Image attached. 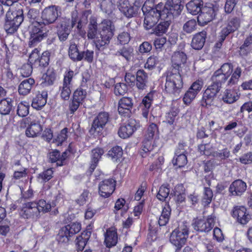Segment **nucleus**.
Returning <instances> with one entry per match:
<instances>
[{
    "label": "nucleus",
    "instance_id": "f257e3e1",
    "mask_svg": "<svg viewBox=\"0 0 252 252\" xmlns=\"http://www.w3.org/2000/svg\"><path fill=\"white\" fill-rule=\"evenodd\" d=\"M61 14V9L59 6L51 5L45 7L41 13L42 21L35 22L32 26L30 31L29 46H34L47 36L48 31L46 30V25L54 23L57 25L61 19L66 18L62 17Z\"/></svg>",
    "mask_w": 252,
    "mask_h": 252
},
{
    "label": "nucleus",
    "instance_id": "f03ea898",
    "mask_svg": "<svg viewBox=\"0 0 252 252\" xmlns=\"http://www.w3.org/2000/svg\"><path fill=\"white\" fill-rule=\"evenodd\" d=\"M149 0L147 1L142 7V10L145 15L144 21V27L147 30L152 29L158 22L159 17L163 18L162 13L163 4L158 3L155 7H149L147 8V3Z\"/></svg>",
    "mask_w": 252,
    "mask_h": 252
},
{
    "label": "nucleus",
    "instance_id": "7ed1b4c3",
    "mask_svg": "<svg viewBox=\"0 0 252 252\" xmlns=\"http://www.w3.org/2000/svg\"><path fill=\"white\" fill-rule=\"evenodd\" d=\"M99 35L100 38L96 40L97 47H103V50L107 48L113 37L115 26L110 20L104 19L99 24Z\"/></svg>",
    "mask_w": 252,
    "mask_h": 252
},
{
    "label": "nucleus",
    "instance_id": "20e7f679",
    "mask_svg": "<svg viewBox=\"0 0 252 252\" xmlns=\"http://www.w3.org/2000/svg\"><path fill=\"white\" fill-rule=\"evenodd\" d=\"M183 86V82L180 72L168 71L167 73L165 83V91L170 94L178 96Z\"/></svg>",
    "mask_w": 252,
    "mask_h": 252
},
{
    "label": "nucleus",
    "instance_id": "39448f33",
    "mask_svg": "<svg viewBox=\"0 0 252 252\" xmlns=\"http://www.w3.org/2000/svg\"><path fill=\"white\" fill-rule=\"evenodd\" d=\"M189 234V225L187 223L182 222L171 233L170 242L177 249L180 250L185 244Z\"/></svg>",
    "mask_w": 252,
    "mask_h": 252
},
{
    "label": "nucleus",
    "instance_id": "423d86ee",
    "mask_svg": "<svg viewBox=\"0 0 252 252\" xmlns=\"http://www.w3.org/2000/svg\"><path fill=\"white\" fill-rule=\"evenodd\" d=\"M184 8L183 0H167L162 13L164 18L173 19L179 15Z\"/></svg>",
    "mask_w": 252,
    "mask_h": 252
},
{
    "label": "nucleus",
    "instance_id": "0eeeda50",
    "mask_svg": "<svg viewBox=\"0 0 252 252\" xmlns=\"http://www.w3.org/2000/svg\"><path fill=\"white\" fill-rule=\"evenodd\" d=\"M217 71L228 78L231 75L230 78L227 82V85L231 86L238 83L241 77L242 69L241 67L237 66L233 72V66L232 64L230 63H225L223 64L220 68L218 69Z\"/></svg>",
    "mask_w": 252,
    "mask_h": 252
},
{
    "label": "nucleus",
    "instance_id": "6e6552de",
    "mask_svg": "<svg viewBox=\"0 0 252 252\" xmlns=\"http://www.w3.org/2000/svg\"><path fill=\"white\" fill-rule=\"evenodd\" d=\"M81 228V224L79 222H73L67 224L60 230L57 240L60 243H67L70 238L79 232Z\"/></svg>",
    "mask_w": 252,
    "mask_h": 252
},
{
    "label": "nucleus",
    "instance_id": "1a4fd4ad",
    "mask_svg": "<svg viewBox=\"0 0 252 252\" xmlns=\"http://www.w3.org/2000/svg\"><path fill=\"white\" fill-rule=\"evenodd\" d=\"M45 120H23L21 123V126L23 127L29 125L26 130L25 133L29 137H34L40 134L43 130L41 123H44Z\"/></svg>",
    "mask_w": 252,
    "mask_h": 252
},
{
    "label": "nucleus",
    "instance_id": "9d476101",
    "mask_svg": "<svg viewBox=\"0 0 252 252\" xmlns=\"http://www.w3.org/2000/svg\"><path fill=\"white\" fill-rule=\"evenodd\" d=\"M218 10V7L212 4L204 6L197 17L198 23L204 25L212 21L216 16Z\"/></svg>",
    "mask_w": 252,
    "mask_h": 252
},
{
    "label": "nucleus",
    "instance_id": "9b49d317",
    "mask_svg": "<svg viewBox=\"0 0 252 252\" xmlns=\"http://www.w3.org/2000/svg\"><path fill=\"white\" fill-rule=\"evenodd\" d=\"M99 31L96 19L94 17H91L88 26L87 36L88 39L93 40L96 50L102 51L103 47H101L99 48V47H97L96 44V40H97V38H100V35H99Z\"/></svg>",
    "mask_w": 252,
    "mask_h": 252
},
{
    "label": "nucleus",
    "instance_id": "f8f14e48",
    "mask_svg": "<svg viewBox=\"0 0 252 252\" xmlns=\"http://www.w3.org/2000/svg\"><path fill=\"white\" fill-rule=\"evenodd\" d=\"M109 115L107 112H101L94 118L92 127L91 132H95L97 134L102 133L105 126L109 120Z\"/></svg>",
    "mask_w": 252,
    "mask_h": 252
},
{
    "label": "nucleus",
    "instance_id": "ddd939ff",
    "mask_svg": "<svg viewBox=\"0 0 252 252\" xmlns=\"http://www.w3.org/2000/svg\"><path fill=\"white\" fill-rule=\"evenodd\" d=\"M215 217L209 216L206 220L196 219L192 223L193 228L198 231L207 233L211 231L214 226Z\"/></svg>",
    "mask_w": 252,
    "mask_h": 252
},
{
    "label": "nucleus",
    "instance_id": "4468645a",
    "mask_svg": "<svg viewBox=\"0 0 252 252\" xmlns=\"http://www.w3.org/2000/svg\"><path fill=\"white\" fill-rule=\"evenodd\" d=\"M74 72L69 70L65 73L63 85L60 88V96L65 100H68L71 94V82L74 76Z\"/></svg>",
    "mask_w": 252,
    "mask_h": 252
},
{
    "label": "nucleus",
    "instance_id": "2eb2a0df",
    "mask_svg": "<svg viewBox=\"0 0 252 252\" xmlns=\"http://www.w3.org/2000/svg\"><path fill=\"white\" fill-rule=\"evenodd\" d=\"M139 126V122L135 119H130L120 127L118 131L119 135L124 139L128 138Z\"/></svg>",
    "mask_w": 252,
    "mask_h": 252
},
{
    "label": "nucleus",
    "instance_id": "dca6fc26",
    "mask_svg": "<svg viewBox=\"0 0 252 252\" xmlns=\"http://www.w3.org/2000/svg\"><path fill=\"white\" fill-rule=\"evenodd\" d=\"M116 181L113 179H105L98 185V193L103 198L109 197L115 189Z\"/></svg>",
    "mask_w": 252,
    "mask_h": 252
},
{
    "label": "nucleus",
    "instance_id": "f3484780",
    "mask_svg": "<svg viewBox=\"0 0 252 252\" xmlns=\"http://www.w3.org/2000/svg\"><path fill=\"white\" fill-rule=\"evenodd\" d=\"M221 87L212 82L205 91L202 100V105H210L219 92Z\"/></svg>",
    "mask_w": 252,
    "mask_h": 252
},
{
    "label": "nucleus",
    "instance_id": "a211bd4d",
    "mask_svg": "<svg viewBox=\"0 0 252 252\" xmlns=\"http://www.w3.org/2000/svg\"><path fill=\"white\" fill-rule=\"evenodd\" d=\"M240 26V20L236 17H230L228 19L227 26L223 28L220 33V39L223 41L230 33L237 30Z\"/></svg>",
    "mask_w": 252,
    "mask_h": 252
},
{
    "label": "nucleus",
    "instance_id": "6ab92c4d",
    "mask_svg": "<svg viewBox=\"0 0 252 252\" xmlns=\"http://www.w3.org/2000/svg\"><path fill=\"white\" fill-rule=\"evenodd\" d=\"M70 23L69 19H61L56 25L57 34L61 41H65L70 33Z\"/></svg>",
    "mask_w": 252,
    "mask_h": 252
},
{
    "label": "nucleus",
    "instance_id": "aec40b11",
    "mask_svg": "<svg viewBox=\"0 0 252 252\" xmlns=\"http://www.w3.org/2000/svg\"><path fill=\"white\" fill-rule=\"evenodd\" d=\"M21 216L25 219L37 218L40 214L37 208L36 201L24 204L20 212Z\"/></svg>",
    "mask_w": 252,
    "mask_h": 252
},
{
    "label": "nucleus",
    "instance_id": "412c9836",
    "mask_svg": "<svg viewBox=\"0 0 252 252\" xmlns=\"http://www.w3.org/2000/svg\"><path fill=\"white\" fill-rule=\"evenodd\" d=\"M117 6L119 10L127 18L133 17L137 12L138 8L130 4L129 0H118Z\"/></svg>",
    "mask_w": 252,
    "mask_h": 252
},
{
    "label": "nucleus",
    "instance_id": "4be33fe9",
    "mask_svg": "<svg viewBox=\"0 0 252 252\" xmlns=\"http://www.w3.org/2000/svg\"><path fill=\"white\" fill-rule=\"evenodd\" d=\"M133 106V101L131 97H123L119 101L118 112L123 116L129 117Z\"/></svg>",
    "mask_w": 252,
    "mask_h": 252
},
{
    "label": "nucleus",
    "instance_id": "5701e85b",
    "mask_svg": "<svg viewBox=\"0 0 252 252\" xmlns=\"http://www.w3.org/2000/svg\"><path fill=\"white\" fill-rule=\"evenodd\" d=\"M187 61V56L183 52H175L171 57L172 69L174 72L181 71Z\"/></svg>",
    "mask_w": 252,
    "mask_h": 252
},
{
    "label": "nucleus",
    "instance_id": "b1692460",
    "mask_svg": "<svg viewBox=\"0 0 252 252\" xmlns=\"http://www.w3.org/2000/svg\"><path fill=\"white\" fill-rule=\"evenodd\" d=\"M232 215L242 224H246L251 219L250 215L247 213L246 208L244 206L234 207Z\"/></svg>",
    "mask_w": 252,
    "mask_h": 252
},
{
    "label": "nucleus",
    "instance_id": "393cba45",
    "mask_svg": "<svg viewBox=\"0 0 252 252\" xmlns=\"http://www.w3.org/2000/svg\"><path fill=\"white\" fill-rule=\"evenodd\" d=\"M23 10L22 8H10L6 14L5 19L22 24L24 20Z\"/></svg>",
    "mask_w": 252,
    "mask_h": 252
},
{
    "label": "nucleus",
    "instance_id": "a878e982",
    "mask_svg": "<svg viewBox=\"0 0 252 252\" xmlns=\"http://www.w3.org/2000/svg\"><path fill=\"white\" fill-rule=\"evenodd\" d=\"M135 85L139 90H144L147 87L148 74L143 69H138L136 73Z\"/></svg>",
    "mask_w": 252,
    "mask_h": 252
},
{
    "label": "nucleus",
    "instance_id": "bb28decb",
    "mask_svg": "<svg viewBox=\"0 0 252 252\" xmlns=\"http://www.w3.org/2000/svg\"><path fill=\"white\" fill-rule=\"evenodd\" d=\"M118 242L117 230L114 227L107 229L105 233L104 243L107 247L111 248L115 246Z\"/></svg>",
    "mask_w": 252,
    "mask_h": 252
},
{
    "label": "nucleus",
    "instance_id": "cd10ccee",
    "mask_svg": "<svg viewBox=\"0 0 252 252\" xmlns=\"http://www.w3.org/2000/svg\"><path fill=\"white\" fill-rule=\"evenodd\" d=\"M247 189V185L242 180H236L232 182L229 187V191L232 195H241Z\"/></svg>",
    "mask_w": 252,
    "mask_h": 252
},
{
    "label": "nucleus",
    "instance_id": "c85d7f7f",
    "mask_svg": "<svg viewBox=\"0 0 252 252\" xmlns=\"http://www.w3.org/2000/svg\"><path fill=\"white\" fill-rule=\"evenodd\" d=\"M206 35V32L204 31L195 34L192 39L191 47L195 50L202 49L205 42Z\"/></svg>",
    "mask_w": 252,
    "mask_h": 252
},
{
    "label": "nucleus",
    "instance_id": "c756f323",
    "mask_svg": "<svg viewBox=\"0 0 252 252\" xmlns=\"http://www.w3.org/2000/svg\"><path fill=\"white\" fill-rule=\"evenodd\" d=\"M91 234V232L90 231H83L76 237L75 243L78 251H82L84 250L90 238Z\"/></svg>",
    "mask_w": 252,
    "mask_h": 252
},
{
    "label": "nucleus",
    "instance_id": "7c9ffc66",
    "mask_svg": "<svg viewBox=\"0 0 252 252\" xmlns=\"http://www.w3.org/2000/svg\"><path fill=\"white\" fill-rule=\"evenodd\" d=\"M47 92L42 91L41 94H38L32 99V106L36 109H40L43 107L47 102Z\"/></svg>",
    "mask_w": 252,
    "mask_h": 252
},
{
    "label": "nucleus",
    "instance_id": "2f4dec72",
    "mask_svg": "<svg viewBox=\"0 0 252 252\" xmlns=\"http://www.w3.org/2000/svg\"><path fill=\"white\" fill-rule=\"evenodd\" d=\"M203 4L202 0H191L186 4V7L189 13L195 15L201 12Z\"/></svg>",
    "mask_w": 252,
    "mask_h": 252
},
{
    "label": "nucleus",
    "instance_id": "473e14b6",
    "mask_svg": "<svg viewBox=\"0 0 252 252\" xmlns=\"http://www.w3.org/2000/svg\"><path fill=\"white\" fill-rule=\"evenodd\" d=\"M34 84V80L31 78L23 80L19 85V93L23 95L28 94L30 93Z\"/></svg>",
    "mask_w": 252,
    "mask_h": 252
},
{
    "label": "nucleus",
    "instance_id": "72a5a7b5",
    "mask_svg": "<svg viewBox=\"0 0 252 252\" xmlns=\"http://www.w3.org/2000/svg\"><path fill=\"white\" fill-rule=\"evenodd\" d=\"M14 101L10 98L3 99L0 101V114L3 115L10 113L13 108Z\"/></svg>",
    "mask_w": 252,
    "mask_h": 252
},
{
    "label": "nucleus",
    "instance_id": "f704fd0d",
    "mask_svg": "<svg viewBox=\"0 0 252 252\" xmlns=\"http://www.w3.org/2000/svg\"><path fill=\"white\" fill-rule=\"evenodd\" d=\"M153 100V94L152 93L148 94L142 100L141 107H143V108H142V115L146 118L148 117Z\"/></svg>",
    "mask_w": 252,
    "mask_h": 252
},
{
    "label": "nucleus",
    "instance_id": "c9c22d12",
    "mask_svg": "<svg viewBox=\"0 0 252 252\" xmlns=\"http://www.w3.org/2000/svg\"><path fill=\"white\" fill-rule=\"evenodd\" d=\"M103 154L104 150L102 148H97L92 151V161L90 168L91 172L95 168L98 161Z\"/></svg>",
    "mask_w": 252,
    "mask_h": 252
},
{
    "label": "nucleus",
    "instance_id": "e433bc0d",
    "mask_svg": "<svg viewBox=\"0 0 252 252\" xmlns=\"http://www.w3.org/2000/svg\"><path fill=\"white\" fill-rule=\"evenodd\" d=\"M56 73L53 68H49L46 72L43 75L42 78L44 80L41 83L43 87L50 86L53 84L56 79Z\"/></svg>",
    "mask_w": 252,
    "mask_h": 252
},
{
    "label": "nucleus",
    "instance_id": "4c0bfd02",
    "mask_svg": "<svg viewBox=\"0 0 252 252\" xmlns=\"http://www.w3.org/2000/svg\"><path fill=\"white\" fill-rule=\"evenodd\" d=\"M101 10L108 14L111 13L116 7L115 0H97Z\"/></svg>",
    "mask_w": 252,
    "mask_h": 252
},
{
    "label": "nucleus",
    "instance_id": "58836bf2",
    "mask_svg": "<svg viewBox=\"0 0 252 252\" xmlns=\"http://www.w3.org/2000/svg\"><path fill=\"white\" fill-rule=\"evenodd\" d=\"M68 56L74 62H79L81 57V52L79 51L77 45L73 41H70L68 48Z\"/></svg>",
    "mask_w": 252,
    "mask_h": 252
},
{
    "label": "nucleus",
    "instance_id": "ea45409f",
    "mask_svg": "<svg viewBox=\"0 0 252 252\" xmlns=\"http://www.w3.org/2000/svg\"><path fill=\"white\" fill-rule=\"evenodd\" d=\"M167 20L163 22H160L156 28L153 29V33L158 35H162L165 33L168 30L170 25L171 19L166 18Z\"/></svg>",
    "mask_w": 252,
    "mask_h": 252
},
{
    "label": "nucleus",
    "instance_id": "a19ab883",
    "mask_svg": "<svg viewBox=\"0 0 252 252\" xmlns=\"http://www.w3.org/2000/svg\"><path fill=\"white\" fill-rule=\"evenodd\" d=\"M123 152L122 148L117 146L109 151L107 155L113 161L119 160L122 157Z\"/></svg>",
    "mask_w": 252,
    "mask_h": 252
},
{
    "label": "nucleus",
    "instance_id": "79ce46f5",
    "mask_svg": "<svg viewBox=\"0 0 252 252\" xmlns=\"http://www.w3.org/2000/svg\"><path fill=\"white\" fill-rule=\"evenodd\" d=\"M171 212V209L168 205L165 206L158 220L160 226H164L168 222Z\"/></svg>",
    "mask_w": 252,
    "mask_h": 252
},
{
    "label": "nucleus",
    "instance_id": "37998d69",
    "mask_svg": "<svg viewBox=\"0 0 252 252\" xmlns=\"http://www.w3.org/2000/svg\"><path fill=\"white\" fill-rule=\"evenodd\" d=\"M133 49L131 46H124L122 48L118 50L115 55L117 56H122L126 60L128 61L132 56Z\"/></svg>",
    "mask_w": 252,
    "mask_h": 252
},
{
    "label": "nucleus",
    "instance_id": "c03bdc74",
    "mask_svg": "<svg viewBox=\"0 0 252 252\" xmlns=\"http://www.w3.org/2000/svg\"><path fill=\"white\" fill-rule=\"evenodd\" d=\"M17 22H12L7 19L5 20L4 28L7 33L12 34L15 32L21 24Z\"/></svg>",
    "mask_w": 252,
    "mask_h": 252
},
{
    "label": "nucleus",
    "instance_id": "a18cd8bd",
    "mask_svg": "<svg viewBox=\"0 0 252 252\" xmlns=\"http://www.w3.org/2000/svg\"><path fill=\"white\" fill-rule=\"evenodd\" d=\"M228 77L216 70L211 77L212 82L221 88L222 85L227 80Z\"/></svg>",
    "mask_w": 252,
    "mask_h": 252
},
{
    "label": "nucleus",
    "instance_id": "49530a36",
    "mask_svg": "<svg viewBox=\"0 0 252 252\" xmlns=\"http://www.w3.org/2000/svg\"><path fill=\"white\" fill-rule=\"evenodd\" d=\"M238 98V95L234 91L232 90H226L222 96V100L227 103H232Z\"/></svg>",
    "mask_w": 252,
    "mask_h": 252
},
{
    "label": "nucleus",
    "instance_id": "de8ad7c7",
    "mask_svg": "<svg viewBox=\"0 0 252 252\" xmlns=\"http://www.w3.org/2000/svg\"><path fill=\"white\" fill-rule=\"evenodd\" d=\"M172 162L174 165H176L179 168L184 167L188 162L186 154H175Z\"/></svg>",
    "mask_w": 252,
    "mask_h": 252
},
{
    "label": "nucleus",
    "instance_id": "09e8293b",
    "mask_svg": "<svg viewBox=\"0 0 252 252\" xmlns=\"http://www.w3.org/2000/svg\"><path fill=\"white\" fill-rule=\"evenodd\" d=\"M37 208L39 214L40 213H46L51 210L52 207H53L50 203L47 202L44 199H40L36 202Z\"/></svg>",
    "mask_w": 252,
    "mask_h": 252
},
{
    "label": "nucleus",
    "instance_id": "8fccbe9b",
    "mask_svg": "<svg viewBox=\"0 0 252 252\" xmlns=\"http://www.w3.org/2000/svg\"><path fill=\"white\" fill-rule=\"evenodd\" d=\"M197 23L194 19H191L186 22L183 27V32L186 33H191L196 31Z\"/></svg>",
    "mask_w": 252,
    "mask_h": 252
},
{
    "label": "nucleus",
    "instance_id": "3c124183",
    "mask_svg": "<svg viewBox=\"0 0 252 252\" xmlns=\"http://www.w3.org/2000/svg\"><path fill=\"white\" fill-rule=\"evenodd\" d=\"M152 140L146 138L143 140L140 152V154L143 157H146L147 153L153 150V146L152 145Z\"/></svg>",
    "mask_w": 252,
    "mask_h": 252
},
{
    "label": "nucleus",
    "instance_id": "603ef678",
    "mask_svg": "<svg viewBox=\"0 0 252 252\" xmlns=\"http://www.w3.org/2000/svg\"><path fill=\"white\" fill-rule=\"evenodd\" d=\"M213 193L212 189L208 187H205L202 198V203L204 206L208 205L212 201Z\"/></svg>",
    "mask_w": 252,
    "mask_h": 252
},
{
    "label": "nucleus",
    "instance_id": "864d4df0",
    "mask_svg": "<svg viewBox=\"0 0 252 252\" xmlns=\"http://www.w3.org/2000/svg\"><path fill=\"white\" fill-rule=\"evenodd\" d=\"M86 95L87 92L86 90L82 88H79L74 92L72 98L82 103Z\"/></svg>",
    "mask_w": 252,
    "mask_h": 252
},
{
    "label": "nucleus",
    "instance_id": "5fc2aeb1",
    "mask_svg": "<svg viewBox=\"0 0 252 252\" xmlns=\"http://www.w3.org/2000/svg\"><path fill=\"white\" fill-rule=\"evenodd\" d=\"M214 158H219L220 159H225L230 156V151L227 148H224L219 151H213L211 154Z\"/></svg>",
    "mask_w": 252,
    "mask_h": 252
},
{
    "label": "nucleus",
    "instance_id": "6e6d98bb",
    "mask_svg": "<svg viewBox=\"0 0 252 252\" xmlns=\"http://www.w3.org/2000/svg\"><path fill=\"white\" fill-rule=\"evenodd\" d=\"M50 53L48 51L44 52L41 56L39 58L38 60L37 61V65L39 66L45 67L49 64V62Z\"/></svg>",
    "mask_w": 252,
    "mask_h": 252
},
{
    "label": "nucleus",
    "instance_id": "4d7b16f0",
    "mask_svg": "<svg viewBox=\"0 0 252 252\" xmlns=\"http://www.w3.org/2000/svg\"><path fill=\"white\" fill-rule=\"evenodd\" d=\"M94 52L93 50L87 49L85 51L81 52V57L79 61L84 60L85 61L92 63L94 60Z\"/></svg>",
    "mask_w": 252,
    "mask_h": 252
},
{
    "label": "nucleus",
    "instance_id": "13d9d810",
    "mask_svg": "<svg viewBox=\"0 0 252 252\" xmlns=\"http://www.w3.org/2000/svg\"><path fill=\"white\" fill-rule=\"evenodd\" d=\"M169 189L165 186H161L158 190L157 197L160 201H164L169 194Z\"/></svg>",
    "mask_w": 252,
    "mask_h": 252
},
{
    "label": "nucleus",
    "instance_id": "bf43d9fd",
    "mask_svg": "<svg viewBox=\"0 0 252 252\" xmlns=\"http://www.w3.org/2000/svg\"><path fill=\"white\" fill-rule=\"evenodd\" d=\"M127 91V87L124 83H118L115 85L114 93L116 95H124Z\"/></svg>",
    "mask_w": 252,
    "mask_h": 252
},
{
    "label": "nucleus",
    "instance_id": "052dcab7",
    "mask_svg": "<svg viewBox=\"0 0 252 252\" xmlns=\"http://www.w3.org/2000/svg\"><path fill=\"white\" fill-rule=\"evenodd\" d=\"M29 105L25 104L22 102L20 103L17 107V114L21 117H24L28 115L29 113Z\"/></svg>",
    "mask_w": 252,
    "mask_h": 252
},
{
    "label": "nucleus",
    "instance_id": "680f3d73",
    "mask_svg": "<svg viewBox=\"0 0 252 252\" xmlns=\"http://www.w3.org/2000/svg\"><path fill=\"white\" fill-rule=\"evenodd\" d=\"M158 132V126L155 124L152 123L148 127L147 133L145 135V138L149 140H152L155 134Z\"/></svg>",
    "mask_w": 252,
    "mask_h": 252
},
{
    "label": "nucleus",
    "instance_id": "e2e57ef3",
    "mask_svg": "<svg viewBox=\"0 0 252 252\" xmlns=\"http://www.w3.org/2000/svg\"><path fill=\"white\" fill-rule=\"evenodd\" d=\"M158 62V58L156 56H150L148 58L144 67L149 70H152L155 68Z\"/></svg>",
    "mask_w": 252,
    "mask_h": 252
},
{
    "label": "nucleus",
    "instance_id": "0e129e2a",
    "mask_svg": "<svg viewBox=\"0 0 252 252\" xmlns=\"http://www.w3.org/2000/svg\"><path fill=\"white\" fill-rule=\"evenodd\" d=\"M91 12L90 10L85 11L79 20L78 21V25H77V28L81 29L83 26H84L88 22V17L91 15Z\"/></svg>",
    "mask_w": 252,
    "mask_h": 252
},
{
    "label": "nucleus",
    "instance_id": "69168bd1",
    "mask_svg": "<svg viewBox=\"0 0 252 252\" xmlns=\"http://www.w3.org/2000/svg\"><path fill=\"white\" fill-rule=\"evenodd\" d=\"M130 38V33L128 32H123L118 35V41L121 44H127Z\"/></svg>",
    "mask_w": 252,
    "mask_h": 252
},
{
    "label": "nucleus",
    "instance_id": "338daca9",
    "mask_svg": "<svg viewBox=\"0 0 252 252\" xmlns=\"http://www.w3.org/2000/svg\"><path fill=\"white\" fill-rule=\"evenodd\" d=\"M252 44V38L251 35L246 38L244 43L240 47V52L242 55H247L248 47Z\"/></svg>",
    "mask_w": 252,
    "mask_h": 252
},
{
    "label": "nucleus",
    "instance_id": "774afa93",
    "mask_svg": "<svg viewBox=\"0 0 252 252\" xmlns=\"http://www.w3.org/2000/svg\"><path fill=\"white\" fill-rule=\"evenodd\" d=\"M197 94L191 90H189L185 93L183 97V101L186 105L189 104L195 98Z\"/></svg>",
    "mask_w": 252,
    "mask_h": 252
}]
</instances>
